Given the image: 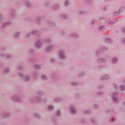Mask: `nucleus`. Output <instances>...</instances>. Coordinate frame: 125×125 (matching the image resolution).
<instances>
[{"instance_id": "obj_35", "label": "nucleus", "mask_w": 125, "mask_h": 125, "mask_svg": "<svg viewBox=\"0 0 125 125\" xmlns=\"http://www.w3.org/2000/svg\"><path fill=\"white\" fill-rule=\"evenodd\" d=\"M42 81H47V76L45 74H42Z\"/></svg>"}, {"instance_id": "obj_63", "label": "nucleus", "mask_w": 125, "mask_h": 125, "mask_svg": "<svg viewBox=\"0 0 125 125\" xmlns=\"http://www.w3.org/2000/svg\"><path fill=\"white\" fill-rule=\"evenodd\" d=\"M85 122V120L84 119H83L81 121V122H82L83 124H84Z\"/></svg>"}, {"instance_id": "obj_16", "label": "nucleus", "mask_w": 125, "mask_h": 125, "mask_svg": "<svg viewBox=\"0 0 125 125\" xmlns=\"http://www.w3.org/2000/svg\"><path fill=\"white\" fill-rule=\"evenodd\" d=\"M24 1L25 5L28 6V7H31L32 6V3H31L30 0H24Z\"/></svg>"}, {"instance_id": "obj_26", "label": "nucleus", "mask_w": 125, "mask_h": 125, "mask_svg": "<svg viewBox=\"0 0 125 125\" xmlns=\"http://www.w3.org/2000/svg\"><path fill=\"white\" fill-rule=\"evenodd\" d=\"M54 110V105L51 104L48 106V111H53Z\"/></svg>"}, {"instance_id": "obj_34", "label": "nucleus", "mask_w": 125, "mask_h": 125, "mask_svg": "<svg viewBox=\"0 0 125 125\" xmlns=\"http://www.w3.org/2000/svg\"><path fill=\"white\" fill-rule=\"evenodd\" d=\"M86 75V73L85 72H82L79 74L78 76L79 77H84Z\"/></svg>"}, {"instance_id": "obj_20", "label": "nucleus", "mask_w": 125, "mask_h": 125, "mask_svg": "<svg viewBox=\"0 0 125 125\" xmlns=\"http://www.w3.org/2000/svg\"><path fill=\"white\" fill-rule=\"evenodd\" d=\"M70 111L72 114H77V110L75 106H71L70 107Z\"/></svg>"}, {"instance_id": "obj_18", "label": "nucleus", "mask_w": 125, "mask_h": 125, "mask_svg": "<svg viewBox=\"0 0 125 125\" xmlns=\"http://www.w3.org/2000/svg\"><path fill=\"white\" fill-rule=\"evenodd\" d=\"M53 8L54 10H56V11H57V10H59V9L60 8V4L56 3L53 6Z\"/></svg>"}, {"instance_id": "obj_15", "label": "nucleus", "mask_w": 125, "mask_h": 125, "mask_svg": "<svg viewBox=\"0 0 125 125\" xmlns=\"http://www.w3.org/2000/svg\"><path fill=\"white\" fill-rule=\"evenodd\" d=\"M11 114L10 113H1L0 115V118H2L3 119V118H9L10 117Z\"/></svg>"}, {"instance_id": "obj_22", "label": "nucleus", "mask_w": 125, "mask_h": 125, "mask_svg": "<svg viewBox=\"0 0 125 125\" xmlns=\"http://www.w3.org/2000/svg\"><path fill=\"white\" fill-rule=\"evenodd\" d=\"M10 24H11V21H7L6 22L4 23L2 25L1 27L2 28H4L5 27H7V26H9V25H10Z\"/></svg>"}, {"instance_id": "obj_45", "label": "nucleus", "mask_w": 125, "mask_h": 125, "mask_svg": "<svg viewBox=\"0 0 125 125\" xmlns=\"http://www.w3.org/2000/svg\"><path fill=\"white\" fill-rule=\"evenodd\" d=\"M94 108L96 110H97V109H98V108H99V105H98V104H94Z\"/></svg>"}, {"instance_id": "obj_36", "label": "nucleus", "mask_w": 125, "mask_h": 125, "mask_svg": "<svg viewBox=\"0 0 125 125\" xmlns=\"http://www.w3.org/2000/svg\"><path fill=\"white\" fill-rule=\"evenodd\" d=\"M9 71H10V69L8 67H6L4 69V74H8V73H9Z\"/></svg>"}, {"instance_id": "obj_43", "label": "nucleus", "mask_w": 125, "mask_h": 125, "mask_svg": "<svg viewBox=\"0 0 125 125\" xmlns=\"http://www.w3.org/2000/svg\"><path fill=\"white\" fill-rule=\"evenodd\" d=\"M97 95L98 96H104V93L103 92H99Z\"/></svg>"}, {"instance_id": "obj_32", "label": "nucleus", "mask_w": 125, "mask_h": 125, "mask_svg": "<svg viewBox=\"0 0 125 125\" xmlns=\"http://www.w3.org/2000/svg\"><path fill=\"white\" fill-rule=\"evenodd\" d=\"M64 4L65 6H69V5L70 4V0H64Z\"/></svg>"}, {"instance_id": "obj_2", "label": "nucleus", "mask_w": 125, "mask_h": 125, "mask_svg": "<svg viewBox=\"0 0 125 125\" xmlns=\"http://www.w3.org/2000/svg\"><path fill=\"white\" fill-rule=\"evenodd\" d=\"M31 35H35L37 39L41 38V35H40V33L38 30H33L31 32L27 33L26 35V38H30Z\"/></svg>"}, {"instance_id": "obj_25", "label": "nucleus", "mask_w": 125, "mask_h": 125, "mask_svg": "<svg viewBox=\"0 0 125 125\" xmlns=\"http://www.w3.org/2000/svg\"><path fill=\"white\" fill-rule=\"evenodd\" d=\"M34 68L35 69H37V70H41L42 67H41V65L38 63H36L33 65Z\"/></svg>"}, {"instance_id": "obj_10", "label": "nucleus", "mask_w": 125, "mask_h": 125, "mask_svg": "<svg viewBox=\"0 0 125 125\" xmlns=\"http://www.w3.org/2000/svg\"><path fill=\"white\" fill-rule=\"evenodd\" d=\"M12 99L13 101H16V102H21V98L17 95L13 96Z\"/></svg>"}, {"instance_id": "obj_28", "label": "nucleus", "mask_w": 125, "mask_h": 125, "mask_svg": "<svg viewBox=\"0 0 125 125\" xmlns=\"http://www.w3.org/2000/svg\"><path fill=\"white\" fill-rule=\"evenodd\" d=\"M4 22V20L3 19V18L2 17V14L0 13V24H2Z\"/></svg>"}, {"instance_id": "obj_54", "label": "nucleus", "mask_w": 125, "mask_h": 125, "mask_svg": "<svg viewBox=\"0 0 125 125\" xmlns=\"http://www.w3.org/2000/svg\"><path fill=\"white\" fill-rule=\"evenodd\" d=\"M112 113H113L112 109H109L107 111V114H112Z\"/></svg>"}, {"instance_id": "obj_7", "label": "nucleus", "mask_w": 125, "mask_h": 125, "mask_svg": "<svg viewBox=\"0 0 125 125\" xmlns=\"http://www.w3.org/2000/svg\"><path fill=\"white\" fill-rule=\"evenodd\" d=\"M125 7L122 6L118 11L115 12L114 16H117V15H120L121 13H123V12L125 11Z\"/></svg>"}, {"instance_id": "obj_8", "label": "nucleus", "mask_w": 125, "mask_h": 125, "mask_svg": "<svg viewBox=\"0 0 125 125\" xmlns=\"http://www.w3.org/2000/svg\"><path fill=\"white\" fill-rule=\"evenodd\" d=\"M108 49L107 48V47H104L102 48L101 49H99V50H97L95 52L96 55L98 56L100 55V53L102 52L103 51H105V50H108Z\"/></svg>"}, {"instance_id": "obj_52", "label": "nucleus", "mask_w": 125, "mask_h": 125, "mask_svg": "<svg viewBox=\"0 0 125 125\" xmlns=\"http://www.w3.org/2000/svg\"><path fill=\"white\" fill-rule=\"evenodd\" d=\"M87 3H92L93 2V0H85Z\"/></svg>"}, {"instance_id": "obj_48", "label": "nucleus", "mask_w": 125, "mask_h": 125, "mask_svg": "<svg viewBox=\"0 0 125 125\" xmlns=\"http://www.w3.org/2000/svg\"><path fill=\"white\" fill-rule=\"evenodd\" d=\"M17 69H18V70H20V71H21V70H23V66L18 65L17 66Z\"/></svg>"}, {"instance_id": "obj_42", "label": "nucleus", "mask_w": 125, "mask_h": 125, "mask_svg": "<svg viewBox=\"0 0 125 125\" xmlns=\"http://www.w3.org/2000/svg\"><path fill=\"white\" fill-rule=\"evenodd\" d=\"M61 115V110H58L56 112L57 117H60Z\"/></svg>"}, {"instance_id": "obj_1", "label": "nucleus", "mask_w": 125, "mask_h": 125, "mask_svg": "<svg viewBox=\"0 0 125 125\" xmlns=\"http://www.w3.org/2000/svg\"><path fill=\"white\" fill-rule=\"evenodd\" d=\"M112 101L115 104H118V103H120L119 101V92L114 91L112 93Z\"/></svg>"}, {"instance_id": "obj_57", "label": "nucleus", "mask_w": 125, "mask_h": 125, "mask_svg": "<svg viewBox=\"0 0 125 125\" xmlns=\"http://www.w3.org/2000/svg\"><path fill=\"white\" fill-rule=\"evenodd\" d=\"M105 20V18H101L99 20V21L102 23Z\"/></svg>"}, {"instance_id": "obj_47", "label": "nucleus", "mask_w": 125, "mask_h": 125, "mask_svg": "<svg viewBox=\"0 0 125 125\" xmlns=\"http://www.w3.org/2000/svg\"><path fill=\"white\" fill-rule=\"evenodd\" d=\"M29 52H30V53H31V54H33V53H34L35 52V49L34 48L30 49Z\"/></svg>"}, {"instance_id": "obj_11", "label": "nucleus", "mask_w": 125, "mask_h": 125, "mask_svg": "<svg viewBox=\"0 0 125 125\" xmlns=\"http://www.w3.org/2000/svg\"><path fill=\"white\" fill-rule=\"evenodd\" d=\"M47 23L49 25V26H50V27H52V28L55 27L56 25L55 24V22L53 21L50 20H48V21H47Z\"/></svg>"}, {"instance_id": "obj_53", "label": "nucleus", "mask_w": 125, "mask_h": 125, "mask_svg": "<svg viewBox=\"0 0 125 125\" xmlns=\"http://www.w3.org/2000/svg\"><path fill=\"white\" fill-rule=\"evenodd\" d=\"M113 86H114V88L116 90L118 89L119 88V86L117 84H114Z\"/></svg>"}, {"instance_id": "obj_64", "label": "nucleus", "mask_w": 125, "mask_h": 125, "mask_svg": "<svg viewBox=\"0 0 125 125\" xmlns=\"http://www.w3.org/2000/svg\"><path fill=\"white\" fill-rule=\"evenodd\" d=\"M37 74H38V72L37 71H35L34 72V76L37 77Z\"/></svg>"}, {"instance_id": "obj_27", "label": "nucleus", "mask_w": 125, "mask_h": 125, "mask_svg": "<svg viewBox=\"0 0 125 125\" xmlns=\"http://www.w3.org/2000/svg\"><path fill=\"white\" fill-rule=\"evenodd\" d=\"M78 12L79 14H85V10L84 9H79Z\"/></svg>"}, {"instance_id": "obj_37", "label": "nucleus", "mask_w": 125, "mask_h": 125, "mask_svg": "<svg viewBox=\"0 0 125 125\" xmlns=\"http://www.w3.org/2000/svg\"><path fill=\"white\" fill-rule=\"evenodd\" d=\"M71 84L74 86H77V85H79V83L77 82H71Z\"/></svg>"}, {"instance_id": "obj_38", "label": "nucleus", "mask_w": 125, "mask_h": 125, "mask_svg": "<svg viewBox=\"0 0 125 125\" xmlns=\"http://www.w3.org/2000/svg\"><path fill=\"white\" fill-rule=\"evenodd\" d=\"M45 42H48V43H50L51 42V39L50 38H47L45 41Z\"/></svg>"}, {"instance_id": "obj_60", "label": "nucleus", "mask_w": 125, "mask_h": 125, "mask_svg": "<svg viewBox=\"0 0 125 125\" xmlns=\"http://www.w3.org/2000/svg\"><path fill=\"white\" fill-rule=\"evenodd\" d=\"M122 32H123V33H125V27H123Z\"/></svg>"}, {"instance_id": "obj_9", "label": "nucleus", "mask_w": 125, "mask_h": 125, "mask_svg": "<svg viewBox=\"0 0 125 125\" xmlns=\"http://www.w3.org/2000/svg\"><path fill=\"white\" fill-rule=\"evenodd\" d=\"M107 62V59L105 57H102L98 59V62L99 64H101L102 63H106Z\"/></svg>"}, {"instance_id": "obj_6", "label": "nucleus", "mask_w": 125, "mask_h": 125, "mask_svg": "<svg viewBox=\"0 0 125 125\" xmlns=\"http://www.w3.org/2000/svg\"><path fill=\"white\" fill-rule=\"evenodd\" d=\"M35 45L36 47H37L38 49L42 48V39H39L36 41Z\"/></svg>"}, {"instance_id": "obj_58", "label": "nucleus", "mask_w": 125, "mask_h": 125, "mask_svg": "<svg viewBox=\"0 0 125 125\" xmlns=\"http://www.w3.org/2000/svg\"><path fill=\"white\" fill-rule=\"evenodd\" d=\"M49 5H50V2H46L45 3V6H48Z\"/></svg>"}, {"instance_id": "obj_19", "label": "nucleus", "mask_w": 125, "mask_h": 125, "mask_svg": "<svg viewBox=\"0 0 125 125\" xmlns=\"http://www.w3.org/2000/svg\"><path fill=\"white\" fill-rule=\"evenodd\" d=\"M63 101V98L61 97L55 98L54 99L55 102H58V103H60V102H62Z\"/></svg>"}, {"instance_id": "obj_29", "label": "nucleus", "mask_w": 125, "mask_h": 125, "mask_svg": "<svg viewBox=\"0 0 125 125\" xmlns=\"http://www.w3.org/2000/svg\"><path fill=\"white\" fill-rule=\"evenodd\" d=\"M34 116L36 118V119H41V118H42V116H41V115H40V114L38 113H35L34 114Z\"/></svg>"}, {"instance_id": "obj_61", "label": "nucleus", "mask_w": 125, "mask_h": 125, "mask_svg": "<svg viewBox=\"0 0 125 125\" xmlns=\"http://www.w3.org/2000/svg\"><path fill=\"white\" fill-rule=\"evenodd\" d=\"M54 61H55L54 59H52L51 60V63H54Z\"/></svg>"}, {"instance_id": "obj_40", "label": "nucleus", "mask_w": 125, "mask_h": 125, "mask_svg": "<svg viewBox=\"0 0 125 125\" xmlns=\"http://www.w3.org/2000/svg\"><path fill=\"white\" fill-rule=\"evenodd\" d=\"M20 35H21V33H20V32H17L15 34V38H19V37H20Z\"/></svg>"}, {"instance_id": "obj_23", "label": "nucleus", "mask_w": 125, "mask_h": 125, "mask_svg": "<svg viewBox=\"0 0 125 125\" xmlns=\"http://www.w3.org/2000/svg\"><path fill=\"white\" fill-rule=\"evenodd\" d=\"M70 37H72V38H73V39H78L80 36L79 35V34L75 33V34H69Z\"/></svg>"}, {"instance_id": "obj_5", "label": "nucleus", "mask_w": 125, "mask_h": 125, "mask_svg": "<svg viewBox=\"0 0 125 125\" xmlns=\"http://www.w3.org/2000/svg\"><path fill=\"white\" fill-rule=\"evenodd\" d=\"M59 56L61 60L66 59V54H65V51H64V50H60Z\"/></svg>"}, {"instance_id": "obj_31", "label": "nucleus", "mask_w": 125, "mask_h": 125, "mask_svg": "<svg viewBox=\"0 0 125 125\" xmlns=\"http://www.w3.org/2000/svg\"><path fill=\"white\" fill-rule=\"evenodd\" d=\"M37 94L40 96H42L43 95V91H42V90H38L37 92Z\"/></svg>"}, {"instance_id": "obj_30", "label": "nucleus", "mask_w": 125, "mask_h": 125, "mask_svg": "<svg viewBox=\"0 0 125 125\" xmlns=\"http://www.w3.org/2000/svg\"><path fill=\"white\" fill-rule=\"evenodd\" d=\"M36 60L35 59V58L34 57H31L29 59H28V62H30V63H34Z\"/></svg>"}, {"instance_id": "obj_55", "label": "nucleus", "mask_w": 125, "mask_h": 125, "mask_svg": "<svg viewBox=\"0 0 125 125\" xmlns=\"http://www.w3.org/2000/svg\"><path fill=\"white\" fill-rule=\"evenodd\" d=\"M91 23L92 25H93L94 24H95V23H97V21H96L95 20H93Z\"/></svg>"}, {"instance_id": "obj_51", "label": "nucleus", "mask_w": 125, "mask_h": 125, "mask_svg": "<svg viewBox=\"0 0 125 125\" xmlns=\"http://www.w3.org/2000/svg\"><path fill=\"white\" fill-rule=\"evenodd\" d=\"M91 123H92L93 124H94L95 125H97V123H96V121L93 118H92L91 119Z\"/></svg>"}, {"instance_id": "obj_3", "label": "nucleus", "mask_w": 125, "mask_h": 125, "mask_svg": "<svg viewBox=\"0 0 125 125\" xmlns=\"http://www.w3.org/2000/svg\"><path fill=\"white\" fill-rule=\"evenodd\" d=\"M19 75L24 81V82H29L31 80V77L29 75H24L23 73L20 72Z\"/></svg>"}, {"instance_id": "obj_59", "label": "nucleus", "mask_w": 125, "mask_h": 125, "mask_svg": "<svg viewBox=\"0 0 125 125\" xmlns=\"http://www.w3.org/2000/svg\"><path fill=\"white\" fill-rule=\"evenodd\" d=\"M107 9H108V7H107V6H105L103 8V11H106V10H107Z\"/></svg>"}, {"instance_id": "obj_50", "label": "nucleus", "mask_w": 125, "mask_h": 125, "mask_svg": "<svg viewBox=\"0 0 125 125\" xmlns=\"http://www.w3.org/2000/svg\"><path fill=\"white\" fill-rule=\"evenodd\" d=\"M52 80H54L56 78V73H54L52 74Z\"/></svg>"}, {"instance_id": "obj_4", "label": "nucleus", "mask_w": 125, "mask_h": 125, "mask_svg": "<svg viewBox=\"0 0 125 125\" xmlns=\"http://www.w3.org/2000/svg\"><path fill=\"white\" fill-rule=\"evenodd\" d=\"M35 100L38 102H40L41 103H46L47 102V99L46 98H41V97L39 96H36L35 97Z\"/></svg>"}, {"instance_id": "obj_46", "label": "nucleus", "mask_w": 125, "mask_h": 125, "mask_svg": "<svg viewBox=\"0 0 125 125\" xmlns=\"http://www.w3.org/2000/svg\"><path fill=\"white\" fill-rule=\"evenodd\" d=\"M104 27H105V25H101L99 28V31H102V30H104Z\"/></svg>"}, {"instance_id": "obj_44", "label": "nucleus", "mask_w": 125, "mask_h": 125, "mask_svg": "<svg viewBox=\"0 0 125 125\" xmlns=\"http://www.w3.org/2000/svg\"><path fill=\"white\" fill-rule=\"evenodd\" d=\"M99 89H102V88H104V84H99L98 86Z\"/></svg>"}, {"instance_id": "obj_62", "label": "nucleus", "mask_w": 125, "mask_h": 125, "mask_svg": "<svg viewBox=\"0 0 125 125\" xmlns=\"http://www.w3.org/2000/svg\"><path fill=\"white\" fill-rule=\"evenodd\" d=\"M115 121H116V119H115L114 118H112L111 120V122H112V123H114V122H115Z\"/></svg>"}, {"instance_id": "obj_14", "label": "nucleus", "mask_w": 125, "mask_h": 125, "mask_svg": "<svg viewBox=\"0 0 125 125\" xmlns=\"http://www.w3.org/2000/svg\"><path fill=\"white\" fill-rule=\"evenodd\" d=\"M53 47H54V44H51L50 45H49L46 48V52H50V51L52 50Z\"/></svg>"}, {"instance_id": "obj_39", "label": "nucleus", "mask_w": 125, "mask_h": 125, "mask_svg": "<svg viewBox=\"0 0 125 125\" xmlns=\"http://www.w3.org/2000/svg\"><path fill=\"white\" fill-rule=\"evenodd\" d=\"M120 90L121 91H125V85H121L120 86Z\"/></svg>"}, {"instance_id": "obj_13", "label": "nucleus", "mask_w": 125, "mask_h": 125, "mask_svg": "<svg viewBox=\"0 0 125 125\" xmlns=\"http://www.w3.org/2000/svg\"><path fill=\"white\" fill-rule=\"evenodd\" d=\"M110 78H111V75H110V74H106L102 76L101 80H102V81H105L106 80H109Z\"/></svg>"}, {"instance_id": "obj_41", "label": "nucleus", "mask_w": 125, "mask_h": 125, "mask_svg": "<svg viewBox=\"0 0 125 125\" xmlns=\"http://www.w3.org/2000/svg\"><path fill=\"white\" fill-rule=\"evenodd\" d=\"M83 114H86V115H89V114L91 113L90 110H86L83 111Z\"/></svg>"}, {"instance_id": "obj_33", "label": "nucleus", "mask_w": 125, "mask_h": 125, "mask_svg": "<svg viewBox=\"0 0 125 125\" xmlns=\"http://www.w3.org/2000/svg\"><path fill=\"white\" fill-rule=\"evenodd\" d=\"M60 16L63 19H67L68 18V15L64 14H61Z\"/></svg>"}, {"instance_id": "obj_17", "label": "nucleus", "mask_w": 125, "mask_h": 125, "mask_svg": "<svg viewBox=\"0 0 125 125\" xmlns=\"http://www.w3.org/2000/svg\"><path fill=\"white\" fill-rule=\"evenodd\" d=\"M11 15L12 18H15V17H16V11L15 9H13L11 10Z\"/></svg>"}, {"instance_id": "obj_49", "label": "nucleus", "mask_w": 125, "mask_h": 125, "mask_svg": "<svg viewBox=\"0 0 125 125\" xmlns=\"http://www.w3.org/2000/svg\"><path fill=\"white\" fill-rule=\"evenodd\" d=\"M121 42L125 44V37H122L121 40Z\"/></svg>"}, {"instance_id": "obj_21", "label": "nucleus", "mask_w": 125, "mask_h": 125, "mask_svg": "<svg viewBox=\"0 0 125 125\" xmlns=\"http://www.w3.org/2000/svg\"><path fill=\"white\" fill-rule=\"evenodd\" d=\"M42 17H41L40 16H38L36 18V22L40 25L41 24V23H42Z\"/></svg>"}, {"instance_id": "obj_56", "label": "nucleus", "mask_w": 125, "mask_h": 125, "mask_svg": "<svg viewBox=\"0 0 125 125\" xmlns=\"http://www.w3.org/2000/svg\"><path fill=\"white\" fill-rule=\"evenodd\" d=\"M108 24H109V25H113V24H115V22L112 21H108Z\"/></svg>"}, {"instance_id": "obj_24", "label": "nucleus", "mask_w": 125, "mask_h": 125, "mask_svg": "<svg viewBox=\"0 0 125 125\" xmlns=\"http://www.w3.org/2000/svg\"><path fill=\"white\" fill-rule=\"evenodd\" d=\"M105 42L107 43H113V40L111 39V38H106Z\"/></svg>"}, {"instance_id": "obj_12", "label": "nucleus", "mask_w": 125, "mask_h": 125, "mask_svg": "<svg viewBox=\"0 0 125 125\" xmlns=\"http://www.w3.org/2000/svg\"><path fill=\"white\" fill-rule=\"evenodd\" d=\"M118 61H119V58L117 56H114L111 59L112 64L113 65H116L118 63Z\"/></svg>"}]
</instances>
